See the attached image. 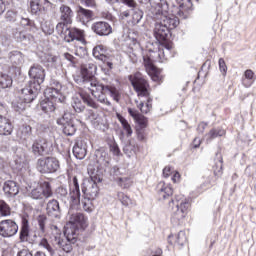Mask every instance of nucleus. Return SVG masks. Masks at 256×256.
<instances>
[{
    "mask_svg": "<svg viewBox=\"0 0 256 256\" xmlns=\"http://www.w3.org/2000/svg\"><path fill=\"white\" fill-rule=\"evenodd\" d=\"M73 155L76 159H85L87 155V146L83 141H78L73 147Z\"/></svg>",
    "mask_w": 256,
    "mask_h": 256,
    "instance_id": "27",
    "label": "nucleus"
},
{
    "mask_svg": "<svg viewBox=\"0 0 256 256\" xmlns=\"http://www.w3.org/2000/svg\"><path fill=\"white\" fill-rule=\"evenodd\" d=\"M93 56L95 57V59L103 61V63L108 61L107 49H105V46L103 45H98L93 49Z\"/></svg>",
    "mask_w": 256,
    "mask_h": 256,
    "instance_id": "30",
    "label": "nucleus"
},
{
    "mask_svg": "<svg viewBox=\"0 0 256 256\" xmlns=\"http://www.w3.org/2000/svg\"><path fill=\"white\" fill-rule=\"evenodd\" d=\"M118 184L120 187H123V189H128V187H131V179L124 177L118 179Z\"/></svg>",
    "mask_w": 256,
    "mask_h": 256,
    "instance_id": "51",
    "label": "nucleus"
},
{
    "mask_svg": "<svg viewBox=\"0 0 256 256\" xmlns=\"http://www.w3.org/2000/svg\"><path fill=\"white\" fill-rule=\"evenodd\" d=\"M39 247H43V249H46L48 253H50V256H55V250L51 247V244H49V241L46 238H42L39 243Z\"/></svg>",
    "mask_w": 256,
    "mask_h": 256,
    "instance_id": "41",
    "label": "nucleus"
},
{
    "mask_svg": "<svg viewBox=\"0 0 256 256\" xmlns=\"http://www.w3.org/2000/svg\"><path fill=\"white\" fill-rule=\"evenodd\" d=\"M157 189L159 198L162 200H165L167 197H171V195H173V187H171V184L160 182L157 186Z\"/></svg>",
    "mask_w": 256,
    "mask_h": 256,
    "instance_id": "24",
    "label": "nucleus"
},
{
    "mask_svg": "<svg viewBox=\"0 0 256 256\" xmlns=\"http://www.w3.org/2000/svg\"><path fill=\"white\" fill-rule=\"evenodd\" d=\"M13 85V79L7 74H0V87L2 89H8Z\"/></svg>",
    "mask_w": 256,
    "mask_h": 256,
    "instance_id": "38",
    "label": "nucleus"
},
{
    "mask_svg": "<svg viewBox=\"0 0 256 256\" xmlns=\"http://www.w3.org/2000/svg\"><path fill=\"white\" fill-rule=\"evenodd\" d=\"M47 215L53 217L54 219H59L61 217V207L59 206V201L52 199L47 203L46 206Z\"/></svg>",
    "mask_w": 256,
    "mask_h": 256,
    "instance_id": "22",
    "label": "nucleus"
},
{
    "mask_svg": "<svg viewBox=\"0 0 256 256\" xmlns=\"http://www.w3.org/2000/svg\"><path fill=\"white\" fill-rule=\"evenodd\" d=\"M30 8L32 13H39V11H41L42 6L41 3H39V0H31L30 2Z\"/></svg>",
    "mask_w": 256,
    "mask_h": 256,
    "instance_id": "49",
    "label": "nucleus"
},
{
    "mask_svg": "<svg viewBox=\"0 0 256 256\" xmlns=\"http://www.w3.org/2000/svg\"><path fill=\"white\" fill-rule=\"evenodd\" d=\"M68 219L69 222L66 224L65 229H68V227L71 228L72 231H76V233L79 231V229H87L89 226V221L83 213L75 212L74 209H70L68 211Z\"/></svg>",
    "mask_w": 256,
    "mask_h": 256,
    "instance_id": "6",
    "label": "nucleus"
},
{
    "mask_svg": "<svg viewBox=\"0 0 256 256\" xmlns=\"http://www.w3.org/2000/svg\"><path fill=\"white\" fill-rule=\"evenodd\" d=\"M92 31L96 33V35H100V37L111 35L113 33V28L107 22H96L92 25Z\"/></svg>",
    "mask_w": 256,
    "mask_h": 256,
    "instance_id": "19",
    "label": "nucleus"
},
{
    "mask_svg": "<svg viewBox=\"0 0 256 256\" xmlns=\"http://www.w3.org/2000/svg\"><path fill=\"white\" fill-rule=\"evenodd\" d=\"M255 81V72L253 70L248 69L244 72V77L242 79V83L244 87H251L253 82Z\"/></svg>",
    "mask_w": 256,
    "mask_h": 256,
    "instance_id": "33",
    "label": "nucleus"
},
{
    "mask_svg": "<svg viewBox=\"0 0 256 256\" xmlns=\"http://www.w3.org/2000/svg\"><path fill=\"white\" fill-rule=\"evenodd\" d=\"M60 19L65 25H70L73 22V10L67 5H62L60 7Z\"/></svg>",
    "mask_w": 256,
    "mask_h": 256,
    "instance_id": "23",
    "label": "nucleus"
},
{
    "mask_svg": "<svg viewBox=\"0 0 256 256\" xmlns=\"http://www.w3.org/2000/svg\"><path fill=\"white\" fill-rule=\"evenodd\" d=\"M95 73H97V66L95 64H84L81 66L80 75L75 76L74 81L78 85H83L85 89H89L93 97L103 105H111V102L107 99V95H110L114 101L119 102V90L115 86L102 85L95 78Z\"/></svg>",
    "mask_w": 256,
    "mask_h": 256,
    "instance_id": "1",
    "label": "nucleus"
},
{
    "mask_svg": "<svg viewBox=\"0 0 256 256\" xmlns=\"http://www.w3.org/2000/svg\"><path fill=\"white\" fill-rule=\"evenodd\" d=\"M19 137L22 141H29V139H33V132L31 126H22L19 131Z\"/></svg>",
    "mask_w": 256,
    "mask_h": 256,
    "instance_id": "32",
    "label": "nucleus"
},
{
    "mask_svg": "<svg viewBox=\"0 0 256 256\" xmlns=\"http://www.w3.org/2000/svg\"><path fill=\"white\" fill-rule=\"evenodd\" d=\"M223 135H225V130L212 129L207 134V141H212V139H217V137H223Z\"/></svg>",
    "mask_w": 256,
    "mask_h": 256,
    "instance_id": "43",
    "label": "nucleus"
},
{
    "mask_svg": "<svg viewBox=\"0 0 256 256\" xmlns=\"http://www.w3.org/2000/svg\"><path fill=\"white\" fill-rule=\"evenodd\" d=\"M53 145L47 139H38L32 144V153L35 155H49Z\"/></svg>",
    "mask_w": 256,
    "mask_h": 256,
    "instance_id": "15",
    "label": "nucleus"
},
{
    "mask_svg": "<svg viewBox=\"0 0 256 256\" xmlns=\"http://www.w3.org/2000/svg\"><path fill=\"white\" fill-rule=\"evenodd\" d=\"M168 242L170 243V245L183 247V245H185V243H187V235H185V232L180 231L175 236L170 235L168 237Z\"/></svg>",
    "mask_w": 256,
    "mask_h": 256,
    "instance_id": "25",
    "label": "nucleus"
},
{
    "mask_svg": "<svg viewBox=\"0 0 256 256\" xmlns=\"http://www.w3.org/2000/svg\"><path fill=\"white\" fill-rule=\"evenodd\" d=\"M45 97L52 101H61V91L57 88H47L44 92Z\"/></svg>",
    "mask_w": 256,
    "mask_h": 256,
    "instance_id": "31",
    "label": "nucleus"
},
{
    "mask_svg": "<svg viewBox=\"0 0 256 256\" xmlns=\"http://www.w3.org/2000/svg\"><path fill=\"white\" fill-rule=\"evenodd\" d=\"M173 49V47L169 44H165V45H161L159 48H158V59H154V61H163V59H165V50H166V53H169V51Z\"/></svg>",
    "mask_w": 256,
    "mask_h": 256,
    "instance_id": "39",
    "label": "nucleus"
},
{
    "mask_svg": "<svg viewBox=\"0 0 256 256\" xmlns=\"http://www.w3.org/2000/svg\"><path fill=\"white\" fill-rule=\"evenodd\" d=\"M118 121H120L124 131H126L127 135L131 136L133 135V129H131V125H129V122H127V119H125L123 116L118 115Z\"/></svg>",
    "mask_w": 256,
    "mask_h": 256,
    "instance_id": "42",
    "label": "nucleus"
},
{
    "mask_svg": "<svg viewBox=\"0 0 256 256\" xmlns=\"http://www.w3.org/2000/svg\"><path fill=\"white\" fill-rule=\"evenodd\" d=\"M160 19L162 20V22H164L168 31L170 29H175L179 25V18H177L176 16L162 15Z\"/></svg>",
    "mask_w": 256,
    "mask_h": 256,
    "instance_id": "29",
    "label": "nucleus"
},
{
    "mask_svg": "<svg viewBox=\"0 0 256 256\" xmlns=\"http://www.w3.org/2000/svg\"><path fill=\"white\" fill-rule=\"evenodd\" d=\"M29 197L36 201H42V199H49L53 197V188L51 187V183L42 182L38 184L36 187L32 188L29 193Z\"/></svg>",
    "mask_w": 256,
    "mask_h": 256,
    "instance_id": "9",
    "label": "nucleus"
},
{
    "mask_svg": "<svg viewBox=\"0 0 256 256\" xmlns=\"http://www.w3.org/2000/svg\"><path fill=\"white\" fill-rule=\"evenodd\" d=\"M37 85L30 84V86L23 88L20 93V99L21 103L14 104V107H16V110L18 111H25V107H27V103H32L35 100V97H37Z\"/></svg>",
    "mask_w": 256,
    "mask_h": 256,
    "instance_id": "7",
    "label": "nucleus"
},
{
    "mask_svg": "<svg viewBox=\"0 0 256 256\" xmlns=\"http://www.w3.org/2000/svg\"><path fill=\"white\" fill-rule=\"evenodd\" d=\"M85 54V47H78L75 51L77 57H83Z\"/></svg>",
    "mask_w": 256,
    "mask_h": 256,
    "instance_id": "59",
    "label": "nucleus"
},
{
    "mask_svg": "<svg viewBox=\"0 0 256 256\" xmlns=\"http://www.w3.org/2000/svg\"><path fill=\"white\" fill-rule=\"evenodd\" d=\"M7 10V6L5 5V1L0 0V16L5 13Z\"/></svg>",
    "mask_w": 256,
    "mask_h": 256,
    "instance_id": "61",
    "label": "nucleus"
},
{
    "mask_svg": "<svg viewBox=\"0 0 256 256\" xmlns=\"http://www.w3.org/2000/svg\"><path fill=\"white\" fill-rule=\"evenodd\" d=\"M137 139L138 141H145V130H137Z\"/></svg>",
    "mask_w": 256,
    "mask_h": 256,
    "instance_id": "57",
    "label": "nucleus"
},
{
    "mask_svg": "<svg viewBox=\"0 0 256 256\" xmlns=\"http://www.w3.org/2000/svg\"><path fill=\"white\" fill-rule=\"evenodd\" d=\"M82 192L84 193V197H88L89 199H97V195H99V186H97L95 181L87 180L84 182Z\"/></svg>",
    "mask_w": 256,
    "mask_h": 256,
    "instance_id": "17",
    "label": "nucleus"
},
{
    "mask_svg": "<svg viewBox=\"0 0 256 256\" xmlns=\"http://www.w3.org/2000/svg\"><path fill=\"white\" fill-rule=\"evenodd\" d=\"M179 5L177 15L181 19H187L189 17V13L193 11V2L191 0H176Z\"/></svg>",
    "mask_w": 256,
    "mask_h": 256,
    "instance_id": "18",
    "label": "nucleus"
},
{
    "mask_svg": "<svg viewBox=\"0 0 256 256\" xmlns=\"http://www.w3.org/2000/svg\"><path fill=\"white\" fill-rule=\"evenodd\" d=\"M61 169V163L55 157L40 158L37 161V170L40 173H57Z\"/></svg>",
    "mask_w": 256,
    "mask_h": 256,
    "instance_id": "8",
    "label": "nucleus"
},
{
    "mask_svg": "<svg viewBox=\"0 0 256 256\" xmlns=\"http://www.w3.org/2000/svg\"><path fill=\"white\" fill-rule=\"evenodd\" d=\"M137 123L142 127V129H145L147 127V118L141 114H139L136 118Z\"/></svg>",
    "mask_w": 256,
    "mask_h": 256,
    "instance_id": "53",
    "label": "nucleus"
},
{
    "mask_svg": "<svg viewBox=\"0 0 256 256\" xmlns=\"http://www.w3.org/2000/svg\"><path fill=\"white\" fill-rule=\"evenodd\" d=\"M129 80L131 81V84L133 88L135 89L139 99L141 97L146 98L145 100H141L138 104V109H140L141 113H150L151 109L153 108V105L151 102L153 99H151L150 92H149V83H147V80L143 77V74L137 72L134 75H131L129 77Z\"/></svg>",
    "mask_w": 256,
    "mask_h": 256,
    "instance_id": "2",
    "label": "nucleus"
},
{
    "mask_svg": "<svg viewBox=\"0 0 256 256\" xmlns=\"http://www.w3.org/2000/svg\"><path fill=\"white\" fill-rule=\"evenodd\" d=\"M219 67H220V71L223 75L227 74V64H225V60H223V58L219 59Z\"/></svg>",
    "mask_w": 256,
    "mask_h": 256,
    "instance_id": "54",
    "label": "nucleus"
},
{
    "mask_svg": "<svg viewBox=\"0 0 256 256\" xmlns=\"http://www.w3.org/2000/svg\"><path fill=\"white\" fill-rule=\"evenodd\" d=\"M17 256H33V253H31L27 249H23V250L18 252Z\"/></svg>",
    "mask_w": 256,
    "mask_h": 256,
    "instance_id": "60",
    "label": "nucleus"
},
{
    "mask_svg": "<svg viewBox=\"0 0 256 256\" xmlns=\"http://www.w3.org/2000/svg\"><path fill=\"white\" fill-rule=\"evenodd\" d=\"M58 125H62L64 135H75V131L77 128L75 127V116L73 114L67 112L57 120Z\"/></svg>",
    "mask_w": 256,
    "mask_h": 256,
    "instance_id": "11",
    "label": "nucleus"
},
{
    "mask_svg": "<svg viewBox=\"0 0 256 256\" xmlns=\"http://www.w3.org/2000/svg\"><path fill=\"white\" fill-rule=\"evenodd\" d=\"M218 163L213 167L214 175L216 177H221L223 175V157L218 158Z\"/></svg>",
    "mask_w": 256,
    "mask_h": 256,
    "instance_id": "44",
    "label": "nucleus"
},
{
    "mask_svg": "<svg viewBox=\"0 0 256 256\" xmlns=\"http://www.w3.org/2000/svg\"><path fill=\"white\" fill-rule=\"evenodd\" d=\"M37 239V235H33L31 238V228L29 227V220L27 218H22L20 232H19V240L20 243H35Z\"/></svg>",
    "mask_w": 256,
    "mask_h": 256,
    "instance_id": "14",
    "label": "nucleus"
},
{
    "mask_svg": "<svg viewBox=\"0 0 256 256\" xmlns=\"http://www.w3.org/2000/svg\"><path fill=\"white\" fill-rule=\"evenodd\" d=\"M78 19L85 25L89 23L91 19H93V12L91 10H87L83 7H79L78 11Z\"/></svg>",
    "mask_w": 256,
    "mask_h": 256,
    "instance_id": "28",
    "label": "nucleus"
},
{
    "mask_svg": "<svg viewBox=\"0 0 256 256\" xmlns=\"http://www.w3.org/2000/svg\"><path fill=\"white\" fill-rule=\"evenodd\" d=\"M19 232V225L13 219H5L0 221V237L9 239L15 237Z\"/></svg>",
    "mask_w": 256,
    "mask_h": 256,
    "instance_id": "10",
    "label": "nucleus"
},
{
    "mask_svg": "<svg viewBox=\"0 0 256 256\" xmlns=\"http://www.w3.org/2000/svg\"><path fill=\"white\" fill-rule=\"evenodd\" d=\"M109 155L107 154V152L102 151L100 152V157L98 159V163H100V165H103L104 167H109Z\"/></svg>",
    "mask_w": 256,
    "mask_h": 256,
    "instance_id": "46",
    "label": "nucleus"
},
{
    "mask_svg": "<svg viewBox=\"0 0 256 256\" xmlns=\"http://www.w3.org/2000/svg\"><path fill=\"white\" fill-rule=\"evenodd\" d=\"M0 215L1 217H11V207L4 200H0Z\"/></svg>",
    "mask_w": 256,
    "mask_h": 256,
    "instance_id": "40",
    "label": "nucleus"
},
{
    "mask_svg": "<svg viewBox=\"0 0 256 256\" xmlns=\"http://www.w3.org/2000/svg\"><path fill=\"white\" fill-rule=\"evenodd\" d=\"M56 31L60 37L66 41V43H71L73 41H83L85 37V32L77 28H69L65 23H58L56 25Z\"/></svg>",
    "mask_w": 256,
    "mask_h": 256,
    "instance_id": "5",
    "label": "nucleus"
},
{
    "mask_svg": "<svg viewBox=\"0 0 256 256\" xmlns=\"http://www.w3.org/2000/svg\"><path fill=\"white\" fill-rule=\"evenodd\" d=\"M167 35H169V30L167 29V26L164 24L163 20L160 19L155 23L154 37L158 41H165V39H167Z\"/></svg>",
    "mask_w": 256,
    "mask_h": 256,
    "instance_id": "20",
    "label": "nucleus"
},
{
    "mask_svg": "<svg viewBox=\"0 0 256 256\" xmlns=\"http://www.w3.org/2000/svg\"><path fill=\"white\" fill-rule=\"evenodd\" d=\"M68 193L69 192L67 191V188L59 187L56 190V195H57L58 199H65V197H67Z\"/></svg>",
    "mask_w": 256,
    "mask_h": 256,
    "instance_id": "52",
    "label": "nucleus"
},
{
    "mask_svg": "<svg viewBox=\"0 0 256 256\" xmlns=\"http://www.w3.org/2000/svg\"><path fill=\"white\" fill-rule=\"evenodd\" d=\"M118 199L125 207H129V205H132L131 198H129V196L125 195V193L123 192L118 193Z\"/></svg>",
    "mask_w": 256,
    "mask_h": 256,
    "instance_id": "47",
    "label": "nucleus"
},
{
    "mask_svg": "<svg viewBox=\"0 0 256 256\" xmlns=\"http://www.w3.org/2000/svg\"><path fill=\"white\" fill-rule=\"evenodd\" d=\"M93 201H95V199L84 196V198L81 200L82 209H84L87 213H91L93 209H95Z\"/></svg>",
    "mask_w": 256,
    "mask_h": 256,
    "instance_id": "35",
    "label": "nucleus"
},
{
    "mask_svg": "<svg viewBox=\"0 0 256 256\" xmlns=\"http://www.w3.org/2000/svg\"><path fill=\"white\" fill-rule=\"evenodd\" d=\"M29 77L33 79V85H36V91L41 90L42 83L45 82V69L41 65H34L29 70Z\"/></svg>",
    "mask_w": 256,
    "mask_h": 256,
    "instance_id": "13",
    "label": "nucleus"
},
{
    "mask_svg": "<svg viewBox=\"0 0 256 256\" xmlns=\"http://www.w3.org/2000/svg\"><path fill=\"white\" fill-rule=\"evenodd\" d=\"M130 9H132V25H139L143 19V12L140 9H135V7H130Z\"/></svg>",
    "mask_w": 256,
    "mask_h": 256,
    "instance_id": "37",
    "label": "nucleus"
},
{
    "mask_svg": "<svg viewBox=\"0 0 256 256\" xmlns=\"http://www.w3.org/2000/svg\"><path fill=\"white\" fill-rule=\"evenodd\" d=\"M150 57H144V66L146 69V72L149 76H151L152 81H160L161 75L159 69L153 65V59H155V56Z\"/></svg>",
    "mask_w": 256,
    "mask_h": 256,
    "instance_id": "16",
    "label": "nucleus"
},
{
    "mask_svg": "<svg viewBox=\"0 0 256 256\" xmlns=\"http://www.w3.org/2000/svg\"><path fill=\"white\" fill-rule=\"evenodd\" d=\"M70 199L73 205H79L81 203V190L79 189V180L74 177L72 185L70 186Z\"/></svg>",
    "mask_w": 256,
    "mask_h": 256,
    "instance_id": "21",
    "label": "nucleus"
},
{
    "mask_svg": "<svg viewBox=\"0 0 256 256\" xmlns=\"http://www.w3.org/2000/svg\"><path fill=\"white\" fill-rule=\"evenodd\" d=\"M3 191L8 197H15L19 194V186L15 181H6L3 186Z\"/></svg>",
    "mask_w": 256,
    "mask_h": 256,
    "instance_id": "26",
    "label": "nucleus"
},
{
    "mask_svg": "<svg viewBox=\"0 0 256 256\" xmlns=\"http://www.w3.org/2000/svg\"><path fill=\"white\" fill-rule=\"evenodd\" d=\"M110 151L113 152V155H116V156L121 155V150L119 149V146L117 145V143H113L110 146Z\"/></svg>",
    "mask_w": 256,
    "mask_h": 256,
    "instance_id": "55",
    "label": "nucleus"
},
{
    "mask_svg": "<svg viewBox=\"0 0 256 256\" xmlns=\"http://www.w3.org/2000/svg\"><path fill=\"white\" fill-rule=\"evenodd\" d=\"M86 119L93 123V125H99V122L101 121V118L99 117V113L95 110H87L85 112Z\"/></svg>",
    "mask_w": 256,
    "mask_h": 256,
    "instance_id": "34",
    "label": "nucleus"
},
{
    "mask_svg": "<svg viewBox=\"0 0 256 256\" xmlns=\"http://www.w3.org/2000/svg\"><path fill=\"white\" fill-rule=\"evenodd\" d=\"M38 225H39L40 231L42 233H45V225H47V216L45 215L38 216Z\"/></svg>",
    "mask_w": 256,
    "mask_h": 256,
    "instance_id": "50",
    "label": "nucleus"
},
{
    "mask_svg": "<svg viewBox=\"0 0 256 256\" xmlns=\"http://www.w3.org/2000/svg\"><path fill=\"white\" fill-rule=\"evenodd\" d=\"M41 109L44 111V113H49L51 111H55V108L53 107L52 101H44L41 103Z\"/></svg>",
    "mask_w": 256,
    "mask_h": 256,
    "instance_id": "48",
    "label": "nucleus"
},
{
    "mask_svg": "<svg viewBox=\"0 0 256 256\" xmlns=\"http://www.w3.org/2000/svg\"><path fill=\"white\" fill-rule=\"evenodd\" d=\"M169 207L172 209L171 222L174 225H181L189 213V200L183 195H177L169 202Z\"/></svg>",
    "mask_w": 256,
    "mask_h": 256,
    "instance_id": "3",
    "label": "nucleus"
},
{
    "mask_svg": "<svg viewBox=\"0 0 256 256\" xmlns=\"http://www.w3.org/2000/svg\"><path fill=\"white\" fill-rule=\"evenodd\" d=\"M171 173H173V168H171V166H166L164 169H163V175L164 177H169L171 175Z\"/></svg>",
    "mask_w": 256,
    "mask_h": 256,
    "instance_id": "56",
    "label": "nucleus"
},
{
    "mask_svg": "<svg viewBox=\"0 0 256 256\" xmlns=\"http://www.w3.org/2000/svg\"><path fill=\"white\" fill-rule=\"evenodd\" d=\"M179 179H181V174H179V172H176L172 177V181L173 183H179Z\"/></svg>",
    "mask_w": 256,
    "mask_h": 256,
    "instance_id": "62",
    "label": "nucleus"
},
{
    "mask_svg": "<svg viewBox=\"0 0 256 256\" xmlns=\"http://www.w3.org/2000/svg\"><path fill=\"white\" fill-rule=\"evenodd\" d=\"M55 232L52 234L54 243L61 247L66 253H71L73 245L77 243L78 233L76 230H72L71 227L65 228L64 234H61L60 230H57V226H54Z\"/></svg>",
    "mask_w": 256,
    "mask_h": 256,
    "instance_id": "4",
    "label": "nucleus"
},
{
    "mask_svg": "<svg viewBox=\"0 0 256 256\" xmlns=\"http://www.w3.org/2000/svg\"><path fill=\"white\" fill-rule=\"evenodd\" d=\"M39 3L42 9H49V7H51V2H49L48 0H39Z\"/></svg>",
    "mask_w": 256,
    "mask_h": 256,
    "instance_id": "58",
    "label": "nucleus"
},
{
    "mask_svg": "<svg viewBox=\"0 0 256 256\" xmlns=\"http://www.w3.org/2000/svg\"><path fill=\"white\" fill-rule=\"evenodd\" d=\"M13 133V125L9 119L5 120V123L0 125V135H11Z\"/></svg>",
    "mask_w": 256,
    "mask_h": 256,
    "instance_id": "36",
    "label": "nucleus"
},
{
    "mask_svg": "<svg viewBox=\"0 0 256 256\" xmlns=\"http://www.w3.org/2000/svg\"><path fill=\"white\" fill-rule=\"evenodd\" d=\"M200 145H201V139L195 138L194 141H193V147L195 149H197V147H199Z\"/></svg>",
    "mask_w": 256,
    "mask_h": 256,
    "instance_id": "64",
    "label": "nucleus"
},
{
    "mask_svg": "<svg viewBox=\"0 0 256 256\" xmlns=\"http://www.w3.org/2000/svg\"><path fill=\"white\" fill-rule=\"evenodd\" d=\"M110 5H115V3H119V0H106ZM121 3L127 5V7H137V2L135 0H120Z\"/></svg>",
    "mask_w": 256,
    "mask_h": 256,
    "instance_id": "45",
    "label": "nucleus"
},
{
    "mask_svg": "<svg viewBox=\"0 0 256 256\" xmlns=\"http://www.w3.org/2000/svg\"><path fill=\"white\" fill-rule=\"evenodd\" d=\"M87 7H95V0H82Z\"/></svg>",
    "mask_w": 256,
    "mask_h": 256,
    "instance_id": "63",
    "label": "nucleus"
},
{
    "mask_svg": "<svg viewBox=\"0 0 256 256\" xmlns=\"http://www.w3.org/2000/svg\"><path fill=\"white\" fill-rule=\"evenodd\" d=\"M81 99L83 102H81ZM83 103L88 105V107H92V109H97V103L93 101L91 96L79 95V96H74L72 98V107L74 111H76V113H82V111H85V105H83Z\"/></svg>",
    "mask_w": 256,
    "mask_h": 256,
    "instance_id": "12",
    "label": "nucleus"
}]
</instances>
